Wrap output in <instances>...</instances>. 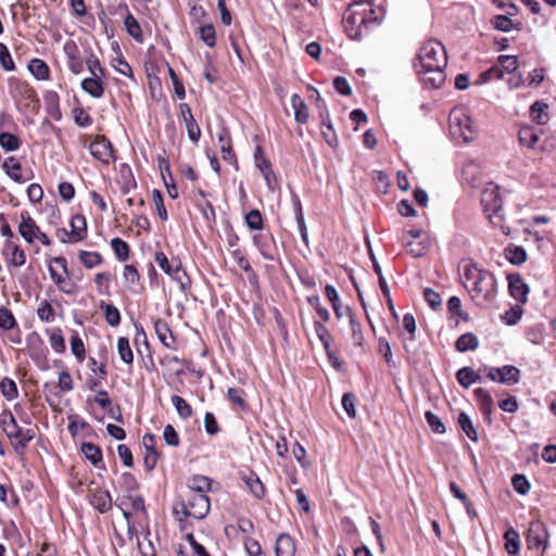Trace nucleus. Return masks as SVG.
<instances>
[{"instance_id":"obj_1","label":"nucleus","mask_w":556,"mask_h":556,"mask_svg":"<svg viewBox=\"0 0 556 556\" xmlns=\"http://www.w3.org/2000/svg\"><path fill=\"white\" fill-rule=\"evenodd\" d=\"M446 64L447 56L444 46L438 40H428L419 49L414 68L426 85L439 88L445 81Z\"/></svg>"},{"instance_id":"obj_2","label":"nucleus","mask_w":556,"mask_h":556,"mask_svg":"<svg viewBox=\"0 0 556 556\" xmlns=\"http://www.w3.org/2000/svg\"><path fill=\"white\" fill-rule=\"evenodd\" d=\"M463 283L478 305L491 302L496 296L497 283L495 277L489 270L479 268L475 264L464 266Z\"/></svg>"},{"instance_id":"obj_3","label":"nucleus","mask_w":556,"mask_h":556,"mask_svg":"<svg viewBox=\"0 0 556 556\" xmlns=\"http://www.w3.org/2000/svg\"><path fill=\"white\" fill-rule=\"evenodd\" d=\"M379 21V14L368 1L354 2L343 15L344 30L351 39H361Z\"/></svg>"},{"instance_id":"obj_4","label":"nucleus","mask_w":556,"mask_h":556,"mask_svg":"<svg viewBox=\"0 0 556 556\" xmlns=\"http://www.w3.org/2000/svg\"><path fill=\"white\" fill-rule=\"evenodd\" d=\"M450 132L451 135L463 142H470L473 140L477 128L471 117L465 108H455L450 113Z\"/></svg>"},{"instance_id":"obj_5","label":"nucleus","mask_w":556,"mask_h":556,"mask_svg":"<svg viewBox=\"0 0 556 556\" xmlns=\"http://www.w3.org/2000/svg\"><path fill=\"white\" fill-rule=\"evenodd\" d=\"M49 274L58 289L65 294H73L76 286L71 280L67 263L63 256L54 257L49 264Z\"/></svg>"},{"instance_id":"obj_6","label":"nucleus","mask_w":556,"mask_h":556,"mask_svg":"<svg viewBox=\"0 0 556 556\" xmlns=\"http://www.w3.org/2000/svg\"><path fill=\"white\" fill-rule=\"evenodd\" d=\"M481 204L485 213L489 214V219L495 226L501 222L500 211L502 210V198L500 194V187L493 182H489L481 195Z\"/></svg>"},{"instance_id":"obj_7","label":"nucleus","mask_w":556,"mask_h":556,"mask_svg":"<svg viewBox=\"0 0 556 556\" xmlns=\"http://www.w3.org/2000/svg\"><path fill=\"white\" fill-rule=\"evenodd\" d=\"M185 515L195 519L204 518L210 511V500L207 495L191 493L187 495L184 504Z\"/></svg>"},{"instance_id":"obj_8","label":"nucleus","mask_w":556,"mask_h":556,"mask_svg":"<svg viewBox=\"0 0 556 556\" xmlns=\"http://www.w3.org/2000/svg\"><path fill=\"white\" fill-rule=\"evenodd\" d=\"M547 539L548 532L544 523L539 520L532 521L526 536L528 547L544 552L547 547Z\"/></svg>"},{"instance_id":"obj_9","label":"nucleus","mask_w":556,"mask_h":556,"mask_svg":"<svg viewBox=\"0 0 556 556\" xmlns=\"http://www.w3.org/2000/svg\"><path fill=\"white\" fill-rule=\"evenodd\" d=\"M488 377L495 382L513 386L519 381L520 371L517 367L510 365L498 368L492 367L488 372Z\"/></svg>"},{"instance_id":"obj_10","label":"nucleus","mask_w":556,"mask_h":556,"mask_svg":"<svg viewBox=\"0 0 556 556\" xmlns=\"http://www.w3.org/2000/svg\"><path fill=\"white\" fill-rule=\"evenodd\" d=\"M89 150L93 157L105 164L114 160L112 144L104 136H98L91 142Z\"/></svg>"},{"instance_id":"obj_11","label":"nucleus","mask_w":556,"mask_h":556,"mask_svg":"<svg viewBox=\"0 0 556 556\" xmlns=\"http://www.w3.org/2000/svg\"><path fill=\"white\" fill-rule=\"evenodd\" d=\"M3 431L11 440L12 444L17 447H24L33 438L29 430H23L18 427L16 420L3 428Z\"/></svg>"},{"instance_id":"obj_12","label":"nucleus","mask_w":556,"mask_h":556,"mask_svg":"<svg viewBox=\"0 0 556 556\" xmlns=\"http://www.w3.org/2000/svg\"><path fill=\"white\" fill-rule=\"evenodd\" d=\"M507 279L510 295L521 304H525L529 293L528 285L523 282L519 275H508Z\"/></svg>"},{"instance_id":"obj_13","label":"nucleus","mask_w":556,"mask_h":556,"mask_svg":"<svg viewBox=\"0 0 556 556\" xmlns=\"http://www.w3.org/2000/svg\"><path fill=\"white\" fill-rule=\"evenodd\" d=\"M21 218L22 220L18 225V233L25 239V241L31 243L37 239L38 233H40V228L28 214L22 213Z\"/></svg>"},{"instance_id":"obj_14","label":"nucleus","mask_w":556,"mask_h":556,"mask_svg":"<svg viewBox=\"0 0 556 556\" xmlns=\"http://www.w3.org/2000/svg\"><path fill=\"white\" fill-rule=\"evenodd\" d=\"M154 330L159 338V340L166 346L167 349L175 350V338L165 320L157 319L154 323Z\"/></svg>"},{"instance_id":"obj_15","label":"nucleus","mask_w":556,"mask_h":556,"mask_svg":"<svg viewBox=\"0 0 556 556\" xmlns=\"http://www.w3.org/2000/svg\"><path fill=\"white\" fill-rule=\"evenodd\" d=\"M92 506L100 513H105L112 507V498L108 491L96 489L91 495Z\"/></svg>"},{"instance_id":"obj_16","label":"nucleus","mask_w":556,"mask_h":556,"mask_svg":"<svg viewBox=\"0 0 556 556\" xmlns=\"http://www.w3.org/2000/svg\"><path fill=\"white\" fill-rule=\"evenodd\" d=\"M276 556H294L295 546L293 540L288 534H280L275 545Z\"/></svg>"},{"instance_id":"obj_17","label":"nucleus","mask_w":556,"mask_h":556,"mask_svg":"<svg viewBox=\"0 0 556 556\" xmlns=\"http://www.w3.org/2000/svg\"><path fill=\"white\" fill-rule=\"evenodd\" d=\"M518 139L522 146L533 149L540 139V134L532 126H523L519 130Z\"/></svg>"},{"instance_id":"obj_18","label":"nucleus","mask_w":556,"mask_h":556,"mask_svg":"<svg viewBox=\"0 0 556 556\" xmlns=\"http://www.w3.org/2000/svg\"><path fill=\"white\" fill-rule=\"evenodd\" d=\"M290 102L294 110L295 121L305 124L308 119V109L305 102L295 93L291 96Z\"/></svg>"},{"instance_id":"obj_19","label":"nucleus","mask_w":556,"mask_h":556,"mask_svg":"<svg viewBox=\"0 0 556 556\" xmlns=\"http://www.w3.org/2000/svg\"><path fill=\"white\" fill-rule=\"evenodd\" d=\"M188 489V494L199 493L206 495L211 490V480L204 476H195L189 480Z\"/></svg>"},{"instance_id":"obj_20","label":"nucleus","mask_w":556,"mask_h":556,"mask_svg":"<svg viewBox=\"0 0 556 556\" xmlns=\"http://www.w3.org/2000/svg\"><path fill=\"white\" fill-rule=\"evenodd\" d=\"M456 379L464 388H469L472 383L479 382L481 376L470 367H463L456 372Z\"/></svg>"},{"instance_id":"obj_21","label":"nucleus","mask_w":556,"mask_h":556,"mask_svg":"<svg viewBox=\"0 0 556 556\" xmlns=\"http://www.w3.org/2000/svg\"><path fill=\"white\" fill-rule=\"evenodd\" d=\"M243 480H244L245 485L249 488L251 493L256 498H263L264 497V495H265V488H264L262 481L260 480V478L254 472H251V473L244 476Z\"/></svg>"},{"instance_id":"obj_22","label":"nucleus","mask_w":556,"mask_h":556,"mask_svg":"<svg viewBox=\"0 0 556 556\" xmlns=\"http://www.w3.org/2000/svg\"><path fill=\"white\" fill-rule=\"evenodd\" d=\"M475 395L482 413L486 416L491 415L493 412V399L490 393L482 388H478L475 390Z\"/></svg>"},{"instance_id":"obj_23","label":"nucleus","mask_w":556,"mask_h":556,"mask_svg":"<svg viewBox=\"0 0 556 556\" xmlns=\"http://www.w3.org/2000/svg\"><path fill=\"white\" fill-rule=\"evenodd\" d=\"M479 345V340L478 338L471 333V332H467L463 336H460L457 341H456V350L458 352H467V351H470V350H476Z\"/></svg>"},{"instance_id":"obj_24","label":"nucleus","mask_w":556,"mask_h":556,"mask_svg":"<svg viewBox=\"0 0 556 556\" xmlns=\"http://www.w3.org/2000/svg\"><path fill=\"white\" fill-rule=\"evenodd\" d=\"M81 88L94 98H100L103 94V86L100 77H89L81 81Z\"/></svg>"},{"instance_id":"obj_25","label":"nucleus","mask_w":556,"mask_h":556,"mask_svg":"<svg viewBox=\"0 0 556 556\" xmlns=\"http://www.w3.org/2000/svg\"><path fill=\"white\" fill-rule=\"evenodd\" d=\"M547 109V104L539 101L534 102L530 109L532 119L539 125H545L548 122Z\"/></svg>"},{"instance_id":"obj_26","label":"nucleus","mask_w":556,"mask_h":556,"mask_svg":"<svg viewBox=\"0 0 556 556\" xmlns=\"http://www.w3.org/2000/svg\"><path fill=\"white\" fill-rule=\"evenodd\" d=\"M71 232L72 238L76 240V242L84 239L86 235V219L81 215H76L71 220Z\"/></svg>"},{"instance_id":"obj_27","label":"nucleus","mask_w":556,"mask_h":556,"mask_svg":"<svg viewBox=\"0 0 556 556\" xmlns=\"http://www.w3.org/2000/svg\"><path fill=\"white\" fill-rule=\"evenodd\" d=\"M506 258L514 265H521L527 260L526 250L521 247L510 245L505 249Z\"/></svg>"},{"instance_id":"obj_28","label":"nucleus","mask_w":556,"mask_h":556,"mask_svg":"<svg viewBox=\"0 0 556 556\" xmlns=\"http://www.w3.org/2000/svg\"><path fill=\"white\" fill-rule=\"evenodd\" d=\"M504 539H505V548L507 551L508 554H517L520 549V544H519V533L510 528L508 529L505 534H504Z\"/></svg>"},{"instance_id":"obj_29","label":"nucleus","mask_w":556,"mask_h":556,"mask_svg":"<svg viewBox=\"0 0 556 556\" xmlns=\"http://www.w3.org/2000/svg\"><path fill=\"white\" fill-rule=\"evenodd\" d=\"M80 451L93 465H97L102 460V452L100 447L92 443H83Z\"/></svg>"},{"instance_id":"obj_30","label":"nucleus","mask_w":556,"mask_h":556,"mask_svg":"<svg viewBox=\"0 0 556 556\" xmlns=\"http://www.w3.org/2000/svg\"><path fill=\"white\" fill-rule=\"evenodd\" d=\"M3 168L8 176L12 178L14 181H23L21 175L22 166L14 157H9L8 160H5L3 163Z\"/></svg>"},{"instance_id":"obj_31","label":"nucleus","mask_w":556,"mask_h":556,"mask_svg":"<svg viewBox=\"0 0 556 556\" xmlns=\"http://www.w3.org/2000/svg\"><path fill=\"white\" fill-rule=\"evenodd\" d=\"M5 245H7V249L11 250V252H12L11 258H10L11 265H13L15 267L23 266L26 263V254L24 253V251L22 249H20L18 245L13 244L11 242V240H7Z\"/></svg>"},{"instance_id":"obj_32","label":"nucleus","mask_w":556,"mask_h":556,"mask_svg":"<svg viewBox=\"0 0 556 556\" xmlns=\"http://www.w3.org/2000/svg\"><path fill=\"white\" fill-rule=\"evenodd\" d=\"M28 70L37 79L48 78L49 67L42 60L33 59L28 64Z\"/></svg>"},{"instance_id":"obj_33","label":"nucleus","mask_w":556,"mask_h":556,"mask_svg":"<svg viewBox=\"0 0 556 556\" xmlns=\"http://www.w3.org/2000/svg\"><path fill=\"white\" fill-rule=\"evenodd\" d=\"M0 146L7 152H13L18 150L21 141L11 132H0Z\"/></svg>"},{"instance_id":"obj_34","label":"nucleus","mask_w":556,"mask_h":556,"mask_svg":"<svg viewBox=\"0 0 556 556\" xmlns=\"http://www.w3.org/2000/svg\"><path fill=\"white\" fill-rule=\"evenodd\" d=\"M496 62L501 70H503V74H511L519 66L518 58L515 55H500Z\"/></svg>"},{"instance_id":"obj_35","label":"nucleus","mask_w":556,"mask_h":556,"mask_svg":"<svg viewBox=\"0 0 556 556\" xmlns=\"http://www.w3.org/2000/svg\"><path fill=\"white\" fill-rule=\"evenodd\" d=\"M117 351L121 359L126 364H131L134 354L127 338L121 337L117 340Z\"/></svg>"},{"instance_id":"obj_36","label":"nucleus","mask_w":556,"mask_h":556,"mask_svg":"<svg viewBox=\"0 0 556 556\" xmlns=\"http://www.w3.org/2000/svg\"><path fill=\"white\" fill-rule=\"evenodd\" d=\"M458 425L470 440L478 441V432L466 413L459 414Z\"/></svg>"},{"instance_id":"obj_37","label":"nucleus","mask_w":556,"mask_h":556,"mask_svg":"<svg viewBox=\"0 0 556 556\" xmlns=\"http://www.w3.org/2000/svg\"><path fill=\"white\" fill-rule=\"evenodd\" d=\"M187 113H188V117L186 116L185 112H182V114L185 116L187 130H188V136L191 141L197 142L201 136V130H200L198 124L195 123L189 108H187Z\"/></svg>"},{"instance_id":"obj_38","label":"nucleus","mask_w":556,"mask_h":556,"mask_svg":"<svg viewBox=\"0 0 556 556\" xmlns=\"http://www.w3.org/2000/svg\"><path fill=\"white\" fill-rule=\"evenodd\" d=\"M172 404L175 406L177 414L182 419H188L192 415L191 406L179 395L172 396Z\"/></svg>"},{"instance_id":"obj_39","label":"nucleus","mask_w":556,"mask_h":556,"mask_svg":"<svg viewBox=\"0 0 556 556\" xmlns=\"http://www.w3.org/2000/svg\"><path fill=\"white\" fill-rule=\"evenodd\" d=\"M254 159H255L256 166L260 168L264 178L269 184V175L271 174L270 165L263 156L261 147H256L255 152H254Z\"/></svg>"},{"instance_id":"obj_40","label":"nucleus","mask_w":556,"mask_h":556,"mask_svg":"<svg viewBox=\"0 0 556 556\" xmlns=\"http://www.w3.org/2000/svg\"><path fill=\"white\" fill-rule=\"evenodd\" d=\"M503 77H504L503 70H501L500 65L496 62L491 68H489L488 71L483 72L479 76V78L477 80V84L481 85V84L489 83L492 79H501Z\"/></svg>"},{"instance_id":"obj_41","label":"nucleus","mask_w":556,"mask_h":556,"mask_svg":"<svg viewBox=\"0 0 556 556\" xmlns=\"http://www.w3.org/2000/svg\"><path fill=\"white\" fill-rule=\"evenodd\" d=\"M111 247L119 261H126L128 258L129 247L124 240L114 238L111 241Z\"/></svg>"},{"instance_id":"obj_42","label":"nucleus","mask_w":556,"mask_h":556,"mask_svg":"<svg viewBox=\"0 0 556 556\" xmlns=\"http://www.w3.org/2000/svg\"><path fill=\"white\" fill-rule=\"evenodd\" d=\"M37 316L40 320L50 323L54 319V309L48 301H41L37 308Z\"/></svg>"},{"instance_id":"obj_43","label":"nucleus","mask_w":556,"mask_h":556,"mask_svg":"<svg viewBox=\"0 0 556 556\" xmlns=\"http://www.w3.org/2000/svg\"><path fill=\"white\" fill-rule=\"evenodd\" d=\"M0 390L2 395L8 400H13L17 396V387L12 379L4 378L0 382Z\"/></svg>"},{"instance_id":"obj_44","label":"nucleus","mask_w":556,"mask_h":556,"mask_svg":"<svg viewBox=\"0 0 556 556\" xmlns=\"http://www.w3.org/2000/svg\"><path fill=\"white\" fill-rule=\"evenodd\" d=\"M405 245L407 248V251L409 254H412L414 257H420L424 256L428 251V244L424 241H406Z\"/></svg>"},{"instance_id":"obj_45","label":"nucleus","mask_w":556,"mask_h":556,"mask_svg":"<svg viewBox=\"0 0 556 556\" xmlns=\"http://www.w3.org/2000/svg\"><path fill=\"white\" fill-rule=\"evenodd\" d=\"M16 326V320L10 309L7 307L0 308V328L3 330H11Z\"/></svg>"},{"instance_id":"obj_46","label":"nucleus","mask_w":556,"mask_h":556,"mask_svg":"<svg viewBox=\"0 0 556 556\" xmlns=\"http://www.w3.org/2000/svg\"><path fill=\"white\" fill-rule=\"evenodd\" d=\"M201 40L208 47H214L216 43L215 29L212 25H204L199 28Z\"/></svg>"},{"instance_id":"obj_47","label":"nucleus","mask_w":556,"mask_h":556,"mask_svg":"<svg viewBox=\"0 0 556 556\" xmlns=\"http://www.w3.org/2000/svg\"><path fill=\"white\" fill-rule=\"evenodd\" d=\"M124 24H125V27H126L128 34L132 38L138 39V40L141 39V36H142L141 27H140L139 23L137 22V20L132 15L128 14L125 18Z\"/></svg>"},{"instance_id":"obj_48","label":"nucleus","mask_w":556,"mask_h":556,"mask_svg":"<svg viewBox=\"0 0 556 556\" xmlns=\"http://www.w3.org/2000/svg\"><path fill=\"white\" fill-rule=\"evenodd\" d=\"M102 308H104L106 323L112 327L118 326L121 323L119 311L112 304H105Z\"/></svg>"},{"instance_id":"obj_49","label":"nucleus","mask_w":556,"mask_h":556,"mask_svg":"<svg viewBox=\"0 0 556 556\" xmlns=\"http://www.w3.org/2000/svg\"><path fill=\"white\" fill-rule=\"evenodd\" d=\"M0 64L4 71H13L15 68L14 62L11 58L8 47L0 42Z\"/></svg>"},{"instance_id":"obj_50","label":"nucleus","mask_w":556,"mask_h":556,"mask_svg":"<svg viewBox=\"0 0 556 556\" xmlns=\"http://www.w3.org/2000/svg\"><path fill=\"white\" fill-rule=\"evenodd\" d=\"M245 222L249 228L260 230L263 228L262 215L257 210H252L245 215Z\"/></svg>"},{"instance_id":"obj_51","label":"nucleus","mask_w":556,"mask_h":556,"mask_svg":"<svg viewBox=\"0 0 556 556\" xmlns=\"http://www.w3.org/2000/svg\"><path fill=\"white\" fill-rule=\"evenodd\" d=\"M314 329H315L316 336L318 337V339L323 343L325 350L328 351L329 346H330V334H329V331L327 330V328L320 321H315L314 323Z\"/></svg>"},{"instance_id":"obj_52","label":"nucleus","mask_w":556,"mask_h":556,"mask_svg":"<svg viewBox=\"0 0 556 556\" xmlns=\"http://www.w3.org/2000/svg\"><path fill=\"white\" fill-rule=\"evenodd\" d=\"M511 483L514 489L521 495H526L530 491V483L522 475H515Z\"/></svg>"},{"instance_id":"obj_53","label":"nucleus","mask_w":556,"mask_h":556,"mask_svg":"<svg viewBox=\"0 0 556 556\" xmlns=\"http://www.w3.org/2000/svg\"><path fill=\"white\" fill-rule=\"evenodd\" d=\"M426 420L428 425L431 427V429L438 433H444L445 432V426L443 425L441 418L433 414L432 412L428 410L425 414Z\"/></svg>"},{"instance_id":"obj_54","label":"nucleus","mask_w":556,"mask_h":556,"mask_svg":"<svg viewBox=\"0 0 556 556\" xmlns=\"http://www.w3.org/2000/svg\"><path fill=\"white\" fill-rule=\"evenodd\" d=\"M79 258L87 268H92L101 263V256L96 252H80Z\"/></svg>"},{"instance_id":"obj_55","label":"nucleus","mask_w":556,"mask_h":556,"mask_svg":"<svg viewBox=\"0 0 556 556\" xmlns=\"http://www.w3.org/2000/svg\"><path fill=\"white\" fill-rule=\"evenodd\" d=\"M71 350L72 353L79 359L83 361L85 357V345L83 340L79 338L77 333H75L71 339Z\"/></svg>"},{"instance_id":"obj_56","label":"nucleus","mask_w":556,"mask_h":556,"mask_svg":"<svg viewBox=\"0 0 556 556\" xmlns=\"http://www.w3.org/2000/svg\"><path fill=\"white\" fill-rule=\"evenodd\" d=\"M424 299L432 309H437L441 306L442 300L440 294L430 288L425 289Z\"/></svg>"},{"instance_id":"obj_57","label":"nucleus","mask_w":556,"mask_h":556,"mask_svg":"<svg viewBox=\"0 0 556 556\" xmlns=\"http://www.w3.org/2000/svg\"><path fill=\"white\" fill-rule=\"evenodd\" d=\"M163 438L168 445L178 446L179 437L172 425H166L163 431Z\"/></svg>"},{"instance_id":"obj_58","label":"nucleus","mask_w":556,"mask_h":556,"mask_svg":"<svg viewBox=\"0 0 556 556\" xmlns=\"http://www.w3.org/2000/svg\"><path fill=\"white\" fill-rule=\"evenodd\" d=\"M321 134L329 146L334 147L337 144L338 139L331 123L323 122Z\"/></svg>"},{"instance_id":"obj_59","label":"nucleus","mask_w":556,"mask_h":556,"mask_svg":"<svg viewBox=\"0 0 556 556\" xmlns=\"http://www.w3.org/2000/svg\"><path fill=\"white\" fill-rule=\"evenodd\" d=\"M342 406H343L344 410L346 412V414L349 415V417H351V418L356 417L355 400H354L353 394L345 393L342 396Z\"/></svg>"},{"instance_id":"obj_60","label":"nucleus","mask_w":556,"mask_h":556,"mask_svg":"<svg viewBox=\"0 0 556 556\" xmlns=\"http://www.w3.org/2000/svg\"><path fill=\"white\" fill-rule=\"evenodd\" d=\"M244 393L242 390L237 388L228 389V399L231 403L238 405L241 408H245V401L243 397Z\"/></svg>"},{"instance_id":"obj_61","label":"nucleus","mask_w":556,"mask_h":556,"mask_svg":"<svg viewBox=\"0 0 556 556\" xmlns=\"http://www.w3.org/2000/svg\"><path fill=\"white\" fill-rule=\"evenodd\" d=\"M50 345L56 353H63L65 351V341L61 334V331L53 332L50 338Z\"/></svg>"},{"instance_id":"obj_62","label":"nucleus","mask_w":556,"mask_h":556,"mask_svg":"<svg viewBox=\"0 0 556 556\" xmlns=\"http://www.w3.org/2000/svg\"><path fill=\"white\" fill-rule=\"evenodd\" d=\"M170 276L180 285L182 290L189 286V278L186 271L182 270L179 265L175 266Z\"/></svg>"},{"instance_id":"obj_63","label":"nucleus","mask_w":556,"mask_h":556,"mask_svg":"<svg viewBox=\"0 0 556 556\" xmlns=\"http://www.w3.org/2000/svg\"><path fill=\"white\" fill-rule=\"evenodd\" d=\"M493 25L496 29L502 31H509L513 28V22L505 15H497L494 17Z\"/></svg>"},{"instance_id":"obj_64","label":"nucleus","mask_w":556,"mask_h":556,"mask_svg":"<svg viewBox=\"0 0 556 556\" xmlns=\"http://www.w3.org/2000/svg\"><path fill=\"white\" fill-rule=\"evenodd\" d=\"M244 547H245V551L249 554V556H266L262 552L261 545L258 544V542L253 539H247L244 541Z\"/></svg>"}]
</instances>
